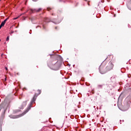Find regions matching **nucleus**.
<instances>
[{"instance_id":"1","label":"nucleus","mask_w":131,"mask_h":131,"mask_svg":"<svg viewBox=\"0 0 131 131\" xmlns=\"http://www.w3.org/2000/svg\"><path fill=\"white\" fill-rule=\"evenodd\" d=\"M104 65H105V61H103L99 67V72L101 74H105V73H107L108 71L112 70L113 67H114L113 63H112V62H110L108 66L106 67L105 70L103 71V66H104Z\"/></svg>"},{"instance_id":"2","label":"nucleus","mask_w":131,"mask_h":131,"mask_svg":"<svg viewBox=\"0 0 131 131\" xmlns=\"http://www.w3.org/2000/svg\"><path fill=\"white\" fill-rule=\"evenodd\" d=\"M35 100H36V96L35 95L34 96L32 100H31L30 105H29L28 107L25 110V111L21 114V115H18L17 116V118H19V117H21V116H23L24 115H25V114L27 113L28 111H30V109H31V107L32 106V104L33 103H35Z\"/></svg>"},{"instance_id":"3","label":"nucleus","mask_w":131,"mask_h":131,"mask_svg":"<svg viewBox=\"0 0 131 131\" xmlns=\"http://www.w3.org/2000/svg\"><path fill=\"white\" fill-rule=\"evenodd\" d=\"M50 66L53 70H58L60 68V66L58 64V61L56 62L53 61Z\"/></svg>"},{"instance_id":"4","label":"nucleus","mask_w":131,"mask_h":131,"mask_svg":"<svg viewBox=\"0 0 131 131\" xmlns=\"http://www.w3.org/2000/svg\"><path fill=\"white\" fill-rule=\"evenodd\" d=\"M129 107V105L128 104H127L126 105H124L121 108L122 111H127V110H128V108Z\"/></svg>"},{"instance_id":"5","label":"nucleus","mask_w":131,"mask_h":131,"mask_svg":"<svg viewBox=\"0 0 131 131\" xmlns=\"http://www.w3.org/2000/svg\"><path fill=\"white\" fill-rule=\"evenodd\" d=\"M26 105H27V101H24L23 103V107H21V109H23V107H25V106H26Z\"/></svg>"},{"instance_id":"6","label":"nucleus","mask_w":131,"mask_h":131,"mask_svg":"<svg viewBox=\"0 0 131 131\" xmlns=\"http://www.w3.org/2000/svg\"><path fill=\"white\" fill-rule=\"evenodd\" d=\"M10 117H11V118L15 119V118H17V116H14V115H10Z\"/></svg>"},{"instance_id":"7","label":"nucleus","mask_w":131,"mask_h":131,"mask_svg":"<svg viewBox=\"0 0 131 131\" xmlns=\"http://www.w3.org/2000/svg\"><path fill=\"white\" fill-rule=\"evenodd\" d=\"M8 19H9V17L7 18L6 19H5L3 22L4 24H6V22L8 21Z\"/></svg>"},{"instance_id":"8","label":"nucleus","mask_w":131,"mask_h":131,"mask_svg":"<svg viewBox=\"0 0 131 131\" xmlns=\"http://www.w3.org/2000/svg\"><path fill=\"white\" fill-rule=\"evenodd\" d=\"M44 21L45 22H49V19L48 18H46L44 19Z\"/></svg>"},{"instance_id":"9","label":"nucleus","mask_w":131,"mask_h":131,"mask_svg":"<svg viewBox=\"0 0 131 131\" xmlns=\"http://www.w3.org/2000/svg\"><path fill=\"white\" fill-rule=\"evenodd\" d=\"M5 24L3 21L2 22L1 24V26L3 27V26H5Z\"/></svg>"},{"instance_id":"10","label":"nucleus","mask_w":131,"mask_h":131,"mask_svg":"<svg viewBox=\"0 0 131 131\" xmlns=\"http://www.w3.org/2000/svg\"><path fill=\"white\" fill-rule=\"evenodd\" d=\"M36 11V12H40V11H41V8H39L38 9H37Z\"/></svg>"},{"instance_id":"11","label":"nucleus","mask_w":131,"mask_h":131,"mask_svg":"<svg viewBox=\"0 0 131 131\" xmlns=\"http://www.w3.org/2000/svg\"><path fill=\"white\" fill-rule=\"evenodd\" d=\"M12 28L14 29V28H17V26H15V25H13L12 27Z\"/></svg>"},{"instance_id":"12","label":"nucleus","mask_w":131,"mask_h":131,"mask_svg":"<svg viewBox=\"0 0 131 131\" xmlns=\"http://www.w3.org/2000/svg\"><path fill=\"white\" fill-rule=\"evenodd\" d=\"M9 39H10V38L9 36H8L7 38H6V41H9Z\"/></svg>"},{"instance_id":"13","label":"nucleus","mask_w":131,"mask_h":131,"mask_svg":"<svg viewBox=\"0 0 131 131\" xmlns=\"http://www.w3.org/2000/svg\"><path fill=\"white\" fill-rule=\"evenodd\" d=\"M38 93H39L38 95H40V94L41 93V91L38 90Z\"/></svg>"},{"instance_id":"14","label":"nucleus","mask_w":131,"mask_h":131,"mask_svg":"<svg viewBox=\"0 0 131 131\" xmlns=\"http://www.w3.org/2000/svg\"><path fill=\"white\" fill-rule=\"evenodd\" d=\"M102 86H103L102 85H98V88L99 89H101Z\"/></svg>"},{"instance_id":"15","label":"nucleus","mask_w":131,"mask_h":131,"mask_svg":"<svg viewBox=\"0 0 131 131\" xmlns=\"http://www.w3.org/2000/svg\"><path fill=\"white\" fill-rule=\"evenodd\" d=\"M105 70H106V68H104V66H103V70H102V71H105Z\"/></svg>"},{"instance_id":"16","label":"nucleus","mask_w":131,"mask_h":131,"mask_svg":"<svg viewBox=\"0 0 131 131\" xmlns=\"http://www.w3.org/2000/svg\"><path fill=\"white\" fill-rule=\"evenodd\" d=\"M48 11H50V10H52V9L50 8H47Z\"/></svg>"},{"instance_id":"17","label":"nucleus","mask_w":131,"mask_h":131,"mask_svg":"<svg viewBox=\"0 0 131 131\" xmlns=\"http://www.w3.org/2000/svg\"><path fill=\"white\" fill-rule=\"evenodd\" d=\"M5 70H6V71H7V72H8V68H7V67H5Z\"/></svg>"},{"instance_id":"18","label":"nucleus","mask_w":131,"mask_h":131,"mask_svg":"<svg viewBox=\"0 0 131 131\" xmlns=\"http://www.w3.org/2000/svg\"><path fill=\"white\" fill-rule=\"evenodd\" d=\"M43 29H46V27L44 25H43Z\"/></svg>"},{"instance_id":"19","label":"nucleus","mask_w":131,"mask_h":131,"mask_svg":"<svg viewBox=\"0 0 131 131\" xmlns=\"http://www.w3.org/2000/svg\"><path fill=\"white\" fill-rule=\"evenodd\" d=\"M33 2H37V0H32Z\"/></svg>"},{"instance_id":"20","label":"nucleus","mask_w":131,"mask_h":131,"mask_svg":"<svg viewBox=\"0 0 131 131\" xmlns=\"http://www.w3.org/2000/svg\"><path fill=\"white\" fill-rule=\"evenodd\" d=\"M3 27L2 26H1V25H0V29Z\"/></svg>"},{"instance_id":"21","label":"nucleus","mask_w":131,"mask_h":131,"mask_svg":"<svg viewBox=\"0 0 131 131\" xmlns=\"http://www.w3.org/2000/svg\"><path fill=\"white\" fill-rule=\"evenodd\" d=\"M3 56H4V53H2L1 55V56L3 57Z\"/></svg>"},{"instance_id":"22","label":"nucleus","mask_w":131,"mask_h":131,"mask_svg":"<svg viewBox=\"0 0 131 131\" xmlns=\"http://www.w3.org/2000/svg\"><path fill=\"white\" fill-rule=\"evenodd\" d=\"M7 81V78H5V81Z\"/></svg>"},{"instance_id":"23","label":"nucleus","mask_w":131,"mask_h":131,"mask_svg":"<svg viewBox=\"0 0 131 131\" xmlns=\"http://www.w3.org/2000/svg\"><path fill=\"white\" fill-rule=\"evenodd\" d=\"M16 19H17V17L14 18V20H16Z\"/></svg>"},{"instance_id":"24","label":"nucleus","mask_w":131,"mask_h":131,"mask_svg":"<svg viewBox=\"0 0 131 131\" xmlns=\"http://www.w3.org/2000/svg\"><path fill=\"white\" fill-rule=\"evenodd\" d=\"M17 84H18V85H20V84H19V82L17 83Z\"/></svg>"},{"instance_id":"25","label":"nucleus","mask_w":131,"mask_h":131,"mask_svg":"<svg viewBox=\"0 0 131 131\" xmlns=\"http://www.w3.org/2000/svg\"><path fill=\"white\" fill-rule=\"evenodd\" d=\"M14 33V31L11 32V33Z\"/></svg>"},{"instance_id":"26","label":"nucleus","mask_w":131,"mask_h":131,"mask_svg":"<svg viewBox=\"0 0 131 131\" xmlns=\"http://www.w3.org/2000/svg\"><path fill=\"white\" fill-rule=\"evenodd\" d=\"M6 100H4V101H5ZM4 105H5V102H4V103H3Z\"/></svg>"},{"instance_id":"27","label":"nucleus","mask_w":131,"mask_h":131,"mask_svg":"<svg viewBox=\"0 0 131 131\" xmlns=\"http://www.w3.org/2000/svg\"><path fill=\"white\" fill-rule=\"evenodd\" d=\"M55 29H57V27H55Z\"/></svg>"},{"instance_id":"28","label":"nucleus","mask_w":131,"mask_h":131,"mask_svg":"<svg viewBox=\"0 0 131 131\" xmlns=\"http://www.w3.org/2000/svg\"><path fill=\"white\" fill-rule=\"evenodd\" d=\"M131 10V8H129Z\"/></svg>"},{"instance_id":"29","label":"nucleus","mask_w":131,"mask_h":131,"mask_svg":"<svg viewBox=\"0 0 131 131\" xmlns=\"http://www.w3.org/2000/svg\"><path fill=\"white\" fill-rule=\"evenodd\" d=\"M59 24V23H56V24Z\"/></svg>"},{"instance_id":"30","label":"nucleus","mask_w":131,"mask_h":131,"mask_svg":"<svg viewBox=\"0 0 131 131\" xmlns=\"http://www.w3.org/2000/svg\"><path fill=\"white\" fill-rule=\"evenodd\" d=\"M54 15V14H52V15Z\"/></svg>"},{"instance_id":"31","label":"nucleus","mask_w":131,"mask_h":131,"mask_svg":"<svg viewBox=\"0 0 131 131\" xmlns=\"http://www.w3.org/2000/svg\"><path fill=\"white\" fill-rule=\"evenodd\" d=\"M120 110H121V108H120Z\"/></svg>"},{"instance_id":"32","label":"nucleus","mask_w":131,"mask_h":131,"mask_svg":"<svg viewBox=\"0 0 131 131\" xmlns=\"http://www.w3.org/2000/svg\"><path fill=\"white\" fill-rule=\"evenodd\" d=\"M0 131H2V130H0Z\"/></svg>"}]
</instances>
